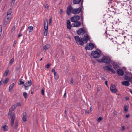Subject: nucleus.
<instances>
[{
    "label": "nucleus",
    "instance_id": "f257e3e1",
    "mask_svg": "<svg viewBox=\"0 0 132 132\" xmlns=\"http://www.w3.org/2000/svg\"><path fill=\"white\" fill-rule=\"evenodd\" d=\"M101 52L100 50L92 51L91 53V55L94 58H98L100 56Z\"/></svg>",
    "mask_w": 132,
    "mask_h": 132
},
{
    "label": "nucleus",
    "instance_id": "f03ea898",
    "mask_svg": "<svg viewBox=\"0 0 132 132\" xmlns=\"http://www.w3.org/2000/svg\"><path fill=\"white\" fill-rule=\"evenodd\" d=\"M111 61L110 58L107 56H104L100 62H104L106 63L109 64Z\"/></svg>",
    "mask_w": 132,
    "mask_h": 132
},
{
    "label": "nucleus",
    "instance_id": "7ed1b4c3",
    "mask_svg": "<svg viewBox=\"0 0 132 132\" xmlns=\"http://www.w3.org/2000/svg\"><path fill=\"white\" fill-rule=\"evenodd\" d=\"M44 26L45 29L44 35L45 36H46L47 34L48 27V22L47 20H45L44 21Z\"/></svg>",
    "mask_w": 132,
    "mask_h": 132
},
{
    "label": "nucleus",
    "instance_id": "20e7f679",
    "mask_svg": "<svg viewBox=\"0 0 132 132\" xmlns=\"http://www.w3.org/2000/svg\"><path fill=\"white\" fill-rule=\"evenodd\" d=\"M77 43L81 45H83L84 42L83 41L82 38H80L78 36H76L75 37Z\"/></svg>",
    "mask_w": 132,
    "mask_h": 132
},
{
    "label": "nucleus",
    "instance_id": "39448f33",
    "mask_svg": "<svg viewBox=\"0 0 132 132\" xmlns=\"http://www.w3.org/2000/svg\"><path fill=\"white\" fill-rule=\"evenodd\" d=\"M94 46L93 44L91 43H89L87 44L85 47V48L86 50H92L94 48Z\"/></svg>",
    "mask_w": 132,
    "mask_h": 132
},
{
    "label": "nucleus",
    "instance_id": "423d86ee",
    "mask_svg": "<svg viewBox=\"0 0 132 132\" xmlns=\"http://www.w3.org/2000/svg\"><path fill=\"white\" fill-rule=\"evenodd\" d=\"M126 37V36L120 37L118 38V40L119 44H125V38Z\"/></svg>",
    "mask_w": 132,
    "mask_h": 132
},
{
    "label": "nucleus",
    "instance_id": "0eeeda50",
    "mask_svg": "<svg viewBox=\"0 0 132 132\" xmlns=\"http://www.w3.org/2000/svg\"><path fill=\"white\" fill-rule=\"evenodd\" d=\"M12 17V15H7V16L5 18V20L4 22V24L5 26L7 24V22L11 20Z\"/></svg>",
    "mask_w": 132,
    "mask_h": 132
},
{
    "label": "nucleus",
    "instance_id": "6e6552de",
    "mask_svg": "<svg viewBox=\"0 0 132 132\" xmlns=\"http://www.w3.org/2000/svg\"><path fill=\"white\" fill-rule=\"evenodd\" d=\"M110 90L113 93H116L118 92V90L116 88L115 85L111 84L110 87Z\"/></svg>",
    "mask_w": 132,
    "mask_h": 132
},
{
    "label": "nucleus",
    "instance_id": "1a4fd4ad",
    "mask_svg": "<svg viewBox=\"0 0 132 132\" xmlns=\"http://www.w3.org/2000/svg\"><path fill=\"white\" fill-rule=\"evenodd\" d=\"M80 19V17L78 15H75L71 18V21L73 22H75L78 21Z\"/></svg>",
    "mask_w": 132,
    "mask_h": 132
},
{
    "label": "nucleus",
    "instance_id": "9d476101",
    "mask_svg": "<svg viewBox=\"0 0 132 132\" xmlns=\"http://www.w3.org/2000/svg\"><path fill=\"white\" fill-rule=\"evenodd\" d=\"M103 68L105 70L110 71L113 73H115V71L113 69L111 68L109 66H105L103 67Z\"/></svg>",
    "mask_w": 132,
    "mask_h": 132
},
{
    "label": "nucleus",
    "instance_id": "9b49d317",
    "mask_svg": "<svg viewBox=\"0 0 132 132\" xmlns=\"http://www.w3.org/2000/svg\"><path fill=\"white\" fill-rule=\"evenodd\" d=\"M81 8L80 7L77 9H73L72 13L75 14H79L81 11Z\"/></svg>",
    "mask_w": 132,
    "mask_h": 132
},
{
    "label": "nucleus",
    "instance_id": "f8f14e48",
    "mask_svg": "<svg viewBox=\"0 0 132 132\" xmlns=\"http://www.w3.org/2000/svg\"><path fill=\"white\" fill-rule=\"evenodd\" d=\"M73 10V9L70 5H69L68 7L67 10V14L69 15L70 13H72V12Z\"/></svg>",
    "mask_w": 132,
    "mask_h": 132
},
{
    "label": "nucleus",
    "instance_id": "ddd939ff",
    "mask_svg": "<svg viewBox=\"0 0 132 132\" xmlns=\"http://www.w3.org/2000/svg\"><path fill=\"white\" fill-rule=\"evenodd\" d=\"M85 33L84 30L82 28H80L77 31V33L79 35L83 34Z\"/></svg>",
    "mask_w": 132,
    "mask_h": 132
},
{
    "label": "nucleus",
    "instance_id": "4468645a",
    "mask_svg": "<svg viewBox=\"0 0 132 132\" xmlns=\"http://www.w3.org/2000/svg\"><path fill=\"white\" fill-rule=\"evenodd\" d=\"M89 36L86 35L83 38H82L83 41L84 42V43H86L89 40Z\"/></svg>",
    "mask_w": 132,
    "mask_h": 132
},
{
    "label": "nucleus",
    "instance_id": "2eb2a0df",
    "mask_svg": "<svg viewBox=\"0 0 132 132\" xmlns=\"http://www.w3.org/2000/svg\"><path fill=\"white\" fill-rule=\"evenodd\" d=\"M32 84V82L31 80H29L28 82L26 83L23 85L25 87H28L30 86Z\"/></svg>",
    "mask_w": 132,
    "mask_h": 132
},
{
    "label": "nucleus",
    "instance_id": "dca6fc26",
    "mask_svg": "<svg viewBox=\"0 0 132 132\" xmlns=\"http://www.w3.org/2000/svg\"><path fill=\"white\" fill-rule=\"evenodd\" d=\"M112 65L114 68L116 69L119 67L118 63L117 62H113Z\"/></svg>",
    "mask_w": 132,
    "mask_h": 132
},
{
    "label": "nucleus",
    "instance_id": "f3484780",
    "mask_svg": "<svg viewBox=\"0 0 132 132\" xmlns=\"http://www.w3.org/2000/svg\"><path fill=\"white\" fill-rule=\"evenodd\" d=\"M117 73L119 75L121 76L123 75L124 74V72L121 69H118L117 70Z\"/></svg>",
    "mask_w": 132,
    "mask_h": 132
},
{
    "label": "nucleus",
    "instance_id": "a211bd4d",
    "mask_svg": "<svg viewBox=\"0 0 132 132\" xmlns=\"http://www.w3.org/2000/svg\"><path fill=\"white\" fill-rule=\"evenodd\" d=\"M67 28L68 29H70L71 27V23L70 21L69 20H67Z\"/></svg>",
    "mask_w": 132,
    "mask_h": 132
},
{
    "label": "nucleus",
    "instance_id": "6ab92c4d",
    "mask_svg": "<svg viewBox=\"0 0 132 132\" xmlns=\"http://www.w3.org/2000/svg\"><path fill=\"white\" fill-rule=\"evenodd\" d=\"M121 84L123 85L128 86L130 85L129 81H123L121 82Z\"/></svg>",
    "mask_w": 132,
    "mask_h": 132
},
{
    "label": "nucleus",
    "instance_id": "aec40b11",
    "mask_svg": "<svg viewBox=\"0 0 132 132\" xmlns=\"http://www.w3.org/2000/svg\"><path fill=\"white\" fill-rule=\"evenodd\" d=\"M80 25L81 22L78 21L74 22L73 27H80Z\"/></svg>",
    "mask_w": 132,
    "mask_h": 132
},
{
    "label": "nucleus",
    "instance_id": "412c9836",
    "mask_svg": "<svg viewBox=\"0 0 132 132\" xmlns=\"http://www.w3.org/2000/svg\"><path fill=\"white\" fill-rule=\"evenodd\" d=\"M22 120L24 122H26L27 120V114L26 112L23 113Z\"/></svg>",
    "mask_w": 132,
    "mask_h": 132
},
{
    "label": "nucleus",
    "instance_id": "4be33fe9",
    "mask_svg": "<svg viewBox=\"0 0 132 132\" xmlns=\"http://www.w3.org/2000/svg\"><path fill=\"white\" fill-rule=\"evenodd\" d=\"M15 118V114L13 113V115L11 117V126H13L14 122V121Z\"/></svg>",
    "mask_w": 132,
    "mask_h": 132
},
{
    "label": "nucleus",
    "instance_id": "5701e85b",
    "mask_svg": "<svg viewBox=\"0 0 132 132\" xmlns=\"http://www.w3.org/2000/svg\"><path fill=\"white\" fill-rule=\"evenodd\" d=\"M8 127L6 125H5L1 127V130L4 131H6L8 130Z\"/></svg>",
    "mask_w": 132,
    "mask_h": 132
},
{
    "label": "nucleus",
    "instance_id": "b1692460",
    "mask_svg": "<svg viewBox=\"0 0 132 132\" xmlns=\"http://www.w3.org/2000/svg\"><path fill=\"white\" fill-rule=\"evenodd\" d=\"M9 79L8 78H6L5 80L3 79L2 80V83L4 85L6 84L9 81Z\"/></svg>",
    "mask_w": 132,
    "mask_h": 132
},
{
    "label": "nucleus",
    "instance_id": "393cba45",
    "mask_svg": "<svg viewBox=\"0 0 132 132\" xmlns=\"http://www.w3.org/2000/svg\"><path fill=\"white\" fill-rule=\"evenodd\" d=\"M81 1V0H73V2L74 4H78Z\"/></svg>",
    "mask_w": 132,
    "mask_h": 132
},
{
    "label": "nucleus",
    "instance_id": "a878e982",
    "mask_svg": "<svg viewBox=\"0 0 132 132\" xmlns=\"http://www.w3.org/2000/svg\"><path fill=\"white\" fill-rule=\"evenodd\" d=\"M50 46L48 44H47L43 47V48L44 50H46L47 49L50 48Z\"/></svg>",
    "mask_w": 132,
    "mask_h": 132
},
{
    "label": "nucleus",
    "instance_id": "bb28decb",
    "mask_svg": "<svg viewBox=\"0 0 132 132\" xmlns=\"http://www.w3.org/2000/svg\"><path fill=\"white\" fill-rule=\"evenodd\" d=\"M16 105H13L11 107V108L10 109L12 110V111H13L16 109Z\"/></svg>",
    "mask_w": 132,
    "mask_h": 132
},
{
    "label": "nucleus",
    "instance_id": "cd10ccee",
    "mask_svg": "<svg viewBox=\"0 0 132 132\" xmlns=\"http://www.w3.org/2000/svg\"><path fill=\"white\" fill-rule=\"evenodd\" d=\"M124 110L125 113H127L128 110V107L127 105H125L124 107Z\"/></svg>",
    "mask_w": 132,
    "mask_h": 132
},
{
    "label": "nucleus",
    "instance_id": "c85d7f7f",
    "mask_svg": "<svg viewBox=\"0 0 132 132\" xmlns=\"http://www.w3.org/2000/svg\"><path fill=\"white\" fill-rule=\"evenodd\" d=\"M33 27L32 26H30L28 28V30H29V32H31L33 30Z\"/></svg>",
    "mask_w": 132,
    "mask_h": 132
},
{
    "label": "nucleus",
    "instance_id": "c756f323",
    "mask_svg": "<svg viewBox=\"0 0 132 132\" xmlns=\"http://www.w3.org/2000/svg\"><path fill=\"white\" fill-rule=\"evenodd\" d=\"M54 75L55 77V78L56 80H57L59 78V76L56 74V73L55 72L54 73Z\"/></svg>",
    "mask_w": 132,
    "mask_h": 132
},
{
    "label": "nucleus",
    "instance_id": "7c9ffc66",
    "mask_svg": "<svg viewBox=\"0 0 132 132\" xmlns=\"http://www.w3.org/2000/svg\"><path fill=\"white\" fill-rule=\"evenodd\" d=\"M14 86V83H12L10 85L9 87V89L10 90H11L13 87Z\"/></svg>",
    "mask_w": 132,
    "mask_h": 132
},
{
    "label": "nucleus",
    "instance_id": "2f4dec72",
    "mask_svg": "<svg viewBox=\"0 0 132 132\" xmlns=\"http://www.w3.org/2000/svg\"><path fill=\"white\" fill-rule=\"evenodd\" d=\"M23 95L25 99H26L28 96V95L26 92H24Z\"/></svg>",
    "mask_w": 132,
    "mask_h": 132
},
{
    "label": "nucleus",
    "instance_id": "473e14b6",
    "mask_svg": "<svg viewBox=\"0 0 132 132\" xmlns=\"http://www.w3.org/2000/svg\"><path fill=\"white\" fill-rule=\"evenodd\" d=\"M14 61V59L13 58H12L10 61L9 64H10V65H11L13 63Z\"/></svg>",
    "mask_w": 132,
    "mask_h": 132
},
{
    "label": "nucleus",
    "instance_id": "72a5a7b5",
    "mask_svg": "<svg viewBox=\"0 0 132 132\" xmlns=\"http://www.w3.org/2000/svg\"><path fill=\"white\" fill-rule=\"evenodd\" d=\"M124 79L126 80H129L130 81V77L127 76H125L124 77Z\"/></svg>",
    "mask_w": 132,
    "mask_h": 132
},
{
    "label": "nucleus",
    "instance_id": "f704fd0d",
    "mask_svg": "<svg viewBox=\"0 0 132 132\" xmlns=\"http://www.w3.org/2000/svg\"><path fill=\"white\" fill-rule=\"evenodd\" d=\"M9 72V70H7L5 71V73H4V75L5 76H7Z\"/></svg>",
    "mask_w": 132,
    "mask_h": 132
},
{
    "label": "nucleus",
    "instance_id": "c9c22d12",
    "mask_svg": "<svg viewBox=\"0 0 132 132\" xmlns=\"http://www.w3.org/2000/svg\"><path fill=\"white\" fill-rule=\"evenodd\" d=\"M11 9H9L7 12V14L9 15H11Z\"/></svg>",
    "mask_w": 132,
    "mask_h": 132
},
{
    "label": "nucleus",
    "instance_id": "e433bc0d",
    "mask_svg": "<svg viewBox=\"0 0 132 132\" xmlns=\"http://www.w3.org/2000/svg\"><path fill=\"white\" fill-rule=\"evenodd\" d=\"M12 111H12V110L10 109L8 113V115L9 116H11Z\"/></svg>",
    "mask_w": 132,
    "mask_h": 132
},
{
    "label": "nucleus",
    "instance_id": "4c0bfd02",
    "mask_svg": "<svg viewBox=\"0 0 132 132\" xmlns=\"http://www.w3.org/2000/svg\"><path fill=\"white\" fill-rule=\"evenodd\" d=\"M52 19V18H50V19L49 20V24L50 25H51Z\"/></svg>",
    "mask_w": 132,
    "mask_h": 132
},
{
    "label": "nucleus",
    "instance_id": "58836bf2",
    "mask_svg": "<svg viewBox=\"0 0 132 132\" xmlns=\"http://www.w3.org/2000/svg\"><path fill=\"white\" fill-rule=\"evenodd\" d=\"M125 128L124 126H122L121 129V130L122 131H123L125 130Z\"/></svg>",
    "mask_w": 132,
    "mask_h": 132
},
{
    "label": "nucleus",
    "instance_id": "ea45409f",
    "mask_svg": "<svg viewBox=\"0 0 132 132\" xmlns=\"http://www.w3.org/2000/svg\"><path fill=\"white\" fill-rule=\"evenodd\" d=\"M102 119V118L101 117H99L97 121H100Z\"/></svg>",
    "mask_w": 132,
    "mask_h": 132
},
{
    "label": "nucleus",
    "instance_id": "a19ab883",
    "mask_svg": "<svg viewBox=\"0 0 132 132\" xmlns=\"http://www.w3.org/2000/svg\"><path fill=\"white\" fill-rule=\"evenodd\" d=\"M15 0H12L11 2V4L12 5H14L15 2Z\"/></svg>",
    "mask_w": 132,
    "mask_h": 132
},
{
    "label": "nucleus",
    "instance_id": "79ce46f5",
    "mask_svg": "<svg viewBox=\"0 0 132 132\" xmlns=\"http://www.w3.org/2000/svg\"><path fill=\"white\" fill-rule=\"evenodd\" d=\"M41 94L43 95H44V90L43 89L41 90Z\"/></svg>",
    "mask_w": 132,
    "mask_h": 132
},
{
    "label": "nucleus",
    "instance_id": "37998d69",
    "mask_svg": "<svg viewBox=\"0 0 132 132\" xmlns=\"http://www.w3.org/2000/svg\"><path fill=\"white\" fill-rule=\"evenodd\" d=\"M20 84H18L19 85H21L23 84H24V81H22L21 80L20 81Z\"/></svg>",
    "mask_w": 132,
    "mask_h": 132
},
{
    "label": "nucleus",
    "instance_id": "c03bdc74",
    "mask_svg": "<svg viewBox=\"0 0 132 132\" xmlns=\"http://www.w3.org/2000/svg\"><path fill=\"white\" fill-rule=\"evenodd\" d=\"M45 7L47 9H48L49 8V6L48 4H46L44 5Z\"/></svg>",
    "mask_w": 132,
    "mask_h": 132
},
{
    "label": "nucleus",
    "instance_id": "a18cd8bd",
    "mask_svg": "<svg viewBox=\"0 0 132 132\" xmlns=\"http://www.w3.org/2000/svg\"><path fill=\"white\" fill-rule=\"evenodd\" d=\"M18 123L17 122H16L15 123V128H17V127H18Z\"/></svg>",
    "mask_w": 132,
    "mask_h": 132
},
{
    "label": "nucleus",
    "instance_id": "49530a36",
    "mask_svg": "<svg viewBox=\"0 0 132 132\" xmlns=\"http://www.w3.org/2000/svg\"><path fill=\"white\" fill-rule=\"evenodd\" d=\"M50 65V64H48L45 66V67L47 68H49Z\"/></svg>",
    "mask_w": 132,
    "mask_h": 132
},
{
    "label": "nucleus",
    "instance_id": "de8ad7c7",
    "mask_svg": "<svg viewBox=\"0 0 132 132\" xmlns=\"http://www.w3.org/2000/svg\"><path fill=\"white\" fill-rule=\"evenodd\" d=\"M73 78H72L71 80L70 83L71 84H73Z\"/></svg>",
    "mask_w": 132,
    "mask_h": 132
},
{
    "label": "nucleus",
    "instance_id": "09e8293b",
    "mask_svg": "<svg viewBox=\"0 0 132 132\" xmlns=\"http://www.w3.org/2000/svg\"><path fill=\"white\" fill-rule=\"evenodd\" d=\"M86 113H89V111L88 110H86L85 111Z\"/></svg>",
    "mask_w": 132,
    "mask_h": 132
},
{
    "label": "nucleus",
    "instance_id": "8fccbe9b",
    "mask_svg": "<svg viewBox=\"0 0 132 132\" xmlns=\"http://www.w3.org/2000/svg\"><path fill=\"white\" fill-rule=\"evenodd\" d=\"M2 27L1 26H0V32H2Z\"/></svg>",
    "mask_w": 132,
    "mask_h": 132
},
{
    "label": "nucleus",
    "instance_id": "3c124183",
    "mask_svg": "<svg viewBox=\"0 0 132 132\" xmlns=\"http://www.w3.org/2000/svg\"><path fill=\"white\" fill-rule=\"evenodd\" d=\"M21 105V103L20 102H18L17 103V105L18 106H20Z\"/></svg>",
    "mask_w": 132,
    "mask_h": 132
},
{
    "label": "nucleus",
    "instance_id": "603ef678",
    "mask_svg": "<svg viewBox=\"0 0 132 132\" xmlns=\"http://www.w3.org/2000/svg\"><path fill=\"white\" fill-rule=\"evenodd\" d=\"M62 9H61L60 10V14H62Z\"/></svg>",
    "mask_w": 132,
    "mask_h": 132
},
{
    "label": "nucleus",
    "instance_id": "864d4df0",
    "mask_svg": "<svg viewBox=\"0 0 132 132\" xmlns=\"http://www.w3.org/2000/svg\"><path fill=\"white\" fill-rule=\"evenodd\" d=\"M107 82H108V81H105V84L106 85V86H108V85L107 84Z\"/></svg>",
    "mask_w": 132,
    "mask_h": 132
},
{
    "label": "nucleus",
    "instance_id": "5fc2aeb1",
    "mask_svg": "<svg viewBox=\"0 0 132 132\" xmlns=\"http://www.w3.org/2000/svg\"><path fill=\"white\" fill-rule=\"evenodd\" d=\"M130 81H131L132 82V76L130 77Z\"/></svg>",
    "mask_w": 132,
    "mask_h": 132
},
{
    "label": "nucleus",
    "instance_id": "6e6d98bb",
    "mask_svg": "<svg viewBox=\"0 0 132 132\" xmlns=\"http://www.w3.org/2000/svg\"><path fill=\"white\" fill-rule=\"evenodd\" d=\"M55 69H52V72H54V73H55V72H55Z\"/></svg>",
    "mask_w": 132,
    "mask_h": 132
},
{
    "label": "nucleus",
    "instance_id": "4d7b16f0",
    "mask_svg": "<svg viewBox=\"0 0 132 132\" xmlns=\"http://www.w3.org/2000/svg\"><path fill=\"white\" fill-rule=\"evenodd\" d=\"M21 36H22V34L21 33H20V34H19L18 35V37H20Z\"/></svg>",
    "mask_w": 132,
    "mask_h": 132
},
{
    "label": "nucleus",
    "instance_id": "13d9d810",
    "mask_svg": "<svg viewBox=\"0 0 132 132\" xmlns=\"http://www.w3.org/2000/svg\"><path fill=\"white\" fill-rule=\"evenodd\" d=\"M24 27H23L20 30V31H22V30H23V29H24Z\"/></svg>",
    "mask_w": 132,
    "mask_h": 132
},
{
    "label": "nucleus",
    "instance_id": "bf43d9fd",
    "mask_svg": "<svg viewBox=\"0 0 132 132\" xmlns=\"http://www.w3.org/2000/svg\"><path fill=\"white\" fill-rule=\"evenodd\" d=\"M129 116V114H128V115H127L126 116V118H128Z\"/></svg>",
    "mask_w": 132,
    "mask_h": 132
},
{
    "label": "nucleus",
    "instance_id": "052dcab7",
    "mask_svg": "<svg viewBox=\"0 0 132 132\" xmlns=\"http://www.w3.org/2000/svg\"><path fill=\"white\" fill-rule=\"evenodd\" d=\"M66 92H65V93H64V95H63V97H65V96H66Z\"/></svg>",
    "mask_w": 132,
    "mask_h": 132
},
{
    "label": "nucleus",
    "instance_id": "680f3d73",
    "mask_svg": "<svg viewBox=\"0 0 132 132\" xmlns=\"http://www.w3.org/2000/svg\"><path fill=\"white\" fill-rule=\"evenodd\" d=\"M2 80L0 81V86H1L2 84Z\"/></svg>",
    "mask_w": 132,
    "mask_h": 132
},
{
    "label": "nucleus",
    "instance_id": "e2e57ef3",
    "mask_svg": "<svg viewBox=\"0 0 132 132\" xmlns=\"http://www.w3.org/2000/svg\"><path fill=\"white\" fill-rule=\"evenodd\" d=\"M90 111H92V106H91L90 107Z\"/></svg>",
    "mask_w": 132,
    "mask_h": 132
},
{
    "label": "nucleus",
    "instance_id": "0e129e2a",
    "mask_svg": "<svg viewBox=\"0 0 132 132\" xmlns=\"http://www.w3.org/2000/svg\"><path fill=\"white\" fill-rule=\"evenodd\" d=\"M15 29V28L14 27L12 29V30H13V31H14Z\"/></svg>",
    "mask_w": 132,
    "mask_h": 132
},
{
    "label": "nucleus",
    "instance_id": "69168bd1",
    "mask_svg": "<svg viewBox=\"0 0 132 132\" xmlns=\"http://www.w3.org/2000/svg\"><path fill=\"white\" fill-rule=\"evenodd\" d=\"M130 92L132 94V90H130Z\"/></svg>",
    "mask_w": 132,
    "mask_h": 132
},
{
    "label": "nucleus",
    "instance_id": "338daca9",
    "mask_svg": "<svg viewBox=\"0 0 132 132\" xmlns=\"http://www.w3.org/2000/svg\"><path fill=\"white\" fill-rule=\"evenodd\" d=\"M16 42L15 41H14V44H15Z\"/></svg>",
    "mask_w": 132,
    "mask_h": 132
},
{
    "label": "nucleus",
    "instance_id": "774afa93",
    "mask_svg": "<svg viewBox=\"0 0 132 132\" xmlns=\"http://www.w3.org/2000/svg\"><path fill=\"white\" fill-rule=\"evenodd\" d=\"M64 132H68V130H66Z\"/></svg>",
    "mask_w": 132,
    "mask_h": 132
}]
</instances>
